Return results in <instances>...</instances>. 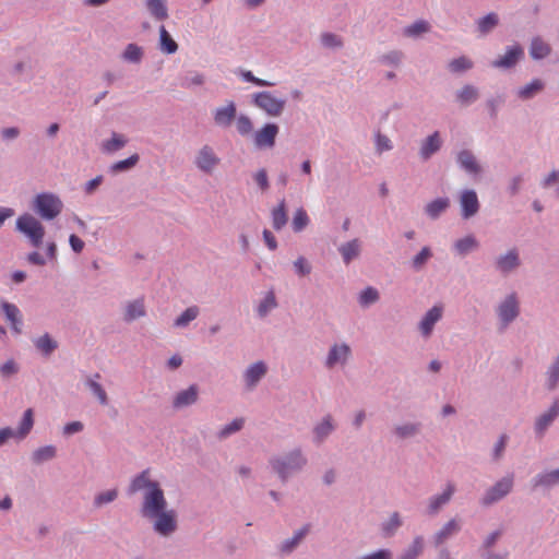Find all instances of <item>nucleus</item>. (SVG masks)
<instances>
[{
  "label": "nucleus",
  "mask_w": 559,
  "mask_h": 559,
  "mask_svg": "<svg viewBox=\"0 0 559 559\" xmlns=\"http://www.w3.org/2000/svg\"><path fill=\"white\" fill-rule=\"evenodd\" d=\"M479 243L473 235H467L464 238L457 239L454 242V250L457 254L464 257L478 248Z\"/></svg>",
  "instance_id": "obj_45"
},
{
  "label": "nucleus",
  "mask_w": 559,
  "mask_h": 559,
  "mask_svg": "<svg viewBox=\"0 0 559 559\" xmlns=\"http://www.w3.org/2000/svg\"><path fill=\"white\" fill-rule=\"evenodd\" d=\"M500 24V17L496 12H489L486 15L479 17L475 22L476 33L479 37H485L493 32V29Z\"/></svg>",
  "instance_id": "obj_23"
},
{
  "label": "nucleus",
  "mask_w": 559,
  "mask_h": 559,
  "mask_svg": "<svg viewBox=\"0 0 559 559\" xmlns=\"http://www.w3.org/2000/svg\"><path fill=\"white\" fill-rule=\"evenodd\" d=\"M524 58V49L520 44L508 46L504 55L499 56L491 62L497 69H512Z\"/></svg>",
  "instance_id": "obj_10"
},
{
  "label": "nucleus",
  "mask_w": 559,
  "mask_h": 559,
  "mask_svg": "<svg viewBox=\"0 0 559 559\" xmlns=\"http://www.w3.org/2000/svg\"><path fill=\"white\" fill-rule=\"evenodd\" d=\"M95 379H100L99 373H95L93 378L88 377L85 380V385L90 389L92 394L98 400L99 404L105 406L108 404V396L100 383Z\"/></svg>",
  "instance_id": "obj_40"
},
{
  "label": "nucleus",
  "mask_w": 559,
  "mask_h": 559,
  "mask_svg": "<svg viewBox=\"0 0 559 559\" xmlns=\"http://www.w3.org/2000/svg\"><path fill=\"white\" fill-rule=\"evenodd\" d=\"M442 312L443 307L441 305H436L424 314L418 324V329L423 336L428 337L431 335L435 324L442 318Z\"/></svg>",
  "instance_id": "obj_18"
},
{
  "label": "nucleus",
  "mask_w": 559,
  "mask_h": 559,
  "mask_svg": "<svg viewBox=\"0 0 559 559\" xmlns=\"http://www.w3.org/2000/svg\"><path fill=\"white\" fill-rule=\"evenodd\" d=\"M379 299V292L374 287L368 286L359 293L358 304L361 308H368L374 305Z\"/></svg>",
  "instance_id": "obj_51"
},
{
  "label": "nucleus",
  "mask_w": 559,
  "mask_h": 559,
  "mask_svg": "<svg viewBox=\"0 0 559 559\" xmlns=\"http://www.w3.org/2000/svg\"><path fill=\"white\" fill-rule=\"evenodd\" d=\"M337 250L344 264L349 265L353 260L360 257L361 241L358 238H354L347 242L342 243Z\"/></svg>",
  "instance_id": "obj_25"
},
{
  "label": "nucleus",
  "mask_w": 559,
  "mask_h": 559,
  "mask_svg": "<svg viewBox=\"0 0 559 559\" xmlns=\"http://www.w3.org/2000/svg\"><path fill=\"white\" fill-rule=\"evenodd\" d=\"M271 219H272V227L280 231L282 230L287 222H288V215L286 210V202L285 199L281 200L277 206H275L271 212Z\"/></svg>",
  "instance_id": "obj_34"
},
{
  "label": "nucleus",
  "mask_w": 559,
  "mask_h": 559,
  "mask_svg": "<svg viewBox=\"0 0 559 559\" xmlns=\"http://www.w3.org/2000/svg\"><path fill=\"white\" fill-rule=\"evenodd\" d=\"M150 468L142 471L140 474L132 478L128 487L129 495H133L140 490L145 489L141 508H145L159 499V497L165 496L159 483L150 479Z\"/></svg>",
  "instance_id": "obj_3"
},
{
  "label": "nucleus",
  "mask_w": 559,
  "mask_h": 559,
  "mask_svg": "<svg viewBox=\"0 0 559 559\" xmlns=\"http://www.w3.org/2000/svg\"><path fill=\"white\" fill-rule=\"evenodd\" d=\"M266 372L267 367L263 361H257L250 365L243 374L246 385L249 389L255 388Z\"/></svg>",
  "instance_id": "obj_24"
},
{
  "label": "nucleus",
  "mask_w": 559,
  "mask_h": 559,
  "mask_svg": "<svg viewBox=\"0 0 559 559\" xmlns=\"http://www.w3.org/2000/svg\"><path fill=\"white\" fill-rule=\"evenodd\" d=\"M520 311L518 294L515 292L508 294L496 308L501 328H508L520 316Z\"/></svg>",
  "instance_id": "obj_6"
},
{
  "label": "nucleus",
  "mask_w": 559,
  "mask_h": 559,
  "mask_svg": "<svg viewBox=\"0 0 559 559\" xmlns=\"http://www.w3.org/2000/svg\"><path fill=\"white\" fill-rule=\"evenodd\" d=\"M237 117V105L234 100H227L225 106L215 108L213 120L216 127L228 129Z\"/></svg>",
  "instance_id": "obj_13"
},
{
  "label": "nucleus",
  "mask_w": 559,
  "mask_h": 559,
  "mask_svg": "<svg viewBox=\"0 0 559 559\" xmlns=\"http://www.w3.org/2000/svg\"><path fill=\"white\" fill-rule=\"evenodd\" d=\"M277 306H278V304H277L275 294L273 290H270L266 293V295L260 301V304L257 308L258 316L261 319H263L270 313L271 310L277 308Z\"/></svg>",
  "instance_id": "obj_48"
},
{
  "label": "nucleus",
  "mask_w": 559,
  "mask_h": 559,
  "mask_svg": "<svg viewBox=\"0 0 559 559\" xmlns=\"http://www.w3.org/2000/svg\"><path fill=\"white\" fill-rule=\"evenodd\" d=\"M128 140L123 134L112 132L111 138L103 143L105 153H115L126 146Z\"/></svg>",
  "instance_id": "obj_50"
},
{
  "label": "nucleus",
  "mask_w": 559,
  "mask_h": 559,
  "mask_svg": "<svg viewBox=\"0 0 559 559\" xmlns=\"http://www.w3.org/2000/svg\"><path fill=\"white\" fill-rule=\"evenodd\" d=\"M559 485V467L550 472L537 474L532 479V486L536 488H551Z\"/></svg>",
  "instance_id": "obj_29"
},
{
  "label": "nucleus",
  "mask_w": 559,
  "mask_h": 559,
  "mask_svg": "<svg viewBox=\"0 0 559 559\" xmlns=\"http://www.w3.org/2000/svg\"><path fill=\"white\" fill-rule=\"evenodd\" d=\"M269 463L272 471L285 484L293 475L299 473L305 467L307 459L300 449H294L283 455L271 457Z\"/></svg>",
  "instance_id": "obj_2"
},
{
  "label": "nucleus",
  "mask_w": 559,
  "mask_h": 559,
  "mask_svg": "<svg viewBox=\"0 0 559 559\" xmlns=\"http://www.w3.org/2000/svg\"><path fill=\"white\" fill-rule=\"evenodd\" d=\"M165 496L159 497L155 502L141 508V514L145 519H154L153 530L163 537L171 536L178 528L177 512L167 509Z\"/></svg>",
  "instance_id": "obj_1"
},
{
  "label": "nucleus",
  "mask_w": 559,
  "mask_h": 559,
  "mask_svg": "<svg viewBox=\"0 0 559 559\" xmlns=\"http://www.w3.org/2000/svg\"><path fill=\"white\" fill-rule=\"evenodd\" d=\"M545 87V83L540 79H534L528 84L518 90V97L522 100H528L540 93Z\"/></svg>",
  "instance_id": "obj_39"
},
{
  "label": "nucleus",
  "mask_w": 559,
  "mask_h": 559,
  "mask_svg": "<svg viewBox=\"0 0 559 559\" xmlns=\"http://www.w3.org/2000/svg\"><path fill=\"white\" fill-rule=\"evenodd\" d=\"M309 225V217L307 212L299 207L294 214L293 222H292V228L295 233L302 231L307 226Z\"/></svg>",
  "instance_id": "obj_57"
},
{
  "label": "nucleus",
  "mask_w": 559,
  "mask_h": 559,
  "mask_svg": "<svg viewBox=\"0 0 559 559\" xmlns=\"http://www.w3.org/2000/svg\"><path fill=\"white\" fill-rule=\"evenodd\" d=\"M404 59V53L401 50H391L379 57V61L383 64L399 67Z\"/></svg>",
  "instance_id": "obj_61"
},
{
  "label": "nucleus",
  "mask_w": 559,
  "mask_h": 559,
  "mask_svg": "<svg viewBox=\"0 0 559 559\" xmlns=\"http://www.w3.org/2000/svg\"><path fill=\"white\" fill-rule=\"evenodd\" d=\"M321 44L326 48H342L343 47V40L342 38L333 33H322L320 36Z\"/></svg>",
  "instance_id": "obj_62"
},
{
  "label": "nucleus",
  "mask_w": 559,
  "mask_h": 559,
  "mask_svg": "<svg viewBox=\"0 0 559 559\" xmlns=\"http://www.w3.org/2000/svg\"><path fill=\"white\" fill-rule=\"evenodd\" d=\"M450 206L449 198H438L425 206V214L431 219H438Z\"/></svg>",
  "instance_id": "obj_37"
},
{
  "label": "nucleus",
  "mask_w": 559,
  "mask_h": 559,
  "mask_svg": "<svg viewBox=\"0 0 559 559\" xmlns=\"http://www.w3.org/2000/svg\"><path fill=\"white\" fill-rule=\"evenodd\" d=\"M431 258L432 251L430 247H423L421 250L412 259L411 266L415 272H419Z\"/></svg>",
  "instance_id": "obj_52"
},
{
  "label": "nucleus",
  "mask_w": 559,
  "mask_h": 559,
  "mask_svg": "<svg viewBox=\"0 0 559 559\" xmlns=\"http://www.w3.org/2000/svg\"><path fill=\"white\" fill-rule=\"evenodd\" d=\"M245 425V419L242 417L235 418L230 424L225 425L217 433V438L219 440L227 439L231 435L240 431Z\"/></svg>",
  "instance_id": "obj_56"
},
{
  "label": "nucleus",
  "mask_w": 559,
  "mask_h": 559,
  "mask_svg": "<svg viewBox=\"0 0 559 559\" xmlns=\"http://www.w3.org/2000/svg\"><path fill=\"white\" fill-rule=\"evenodd\" d=\"M425 548V539L423 536H415L412 543L402 551L397 559H418Z\"/></svg>",
  "instance_id": "obj_35"
},
{
  "label": "nucleus",
  "mask_w": 559,
  "mask_h": 559,
  "mask_svg": "<svg viewBox=\"0 0 559 559\" xmlns=\"http://www.w3.org/2000/svg\"><path fill=\"white\" fill-rule=\"evenodd\" d=\"M530 56L533 60H542L551 52V46L539 36L534 37L530 44Z\"/></svg>",
  "instance_id": "obj_33"
},
{
  "label": "nucleus",
  "mask_w": 559,
  "mask_h": 559,
  "mask_svg": "<svg viewBox=\"0 0 559 559\" xmlns=\"http://www.w3.org/2000/svg\"><path fill=\"white\" fill-rule=\"evenodd\" d=\"M34 345L45 357H49L59 346L58 342L53 340L49 333L37 337L34 341Z\"/></svg>",
  "instance_id": "obj_38"
},
{
  "label": "nucleus",
  "mask_w": 559,
  "mask_h": 559,
  "mask_svg": "<svg viewBox=\"0 0 559 559\" xmlns=\"http://www.w3.org/2000/svg\"><path fill=\"white\" fill-rule=\"evenodd\" d=\"M57 455V448L55 445H45L36 449L31 456L35 465H40L45 462L51 461Z\"/></svg>",
  "instance_id": "obj_43"
},
{
  "label": "nucleus",
  "mask_w": 559,
  "mask_h": 559,
  "mask_svg": "<svg viewBox=\"0 0 559 559\" xmlns=\"http://www.w3.org/2000/svg\"><path fill=\"white\" fill-rule=\"evenodd\" d=\"M144 56L143 48L136 44H128L122 52V59L127 62L139 64Z\"/></svg>",
  "instance_id": "obj_49"
},
{
  "label": "nucleus",
  "mask_w": 559,
  "mask_h": 559,
  "mask_svg": "<svg viewBox=\"0 0 559 559\" xmlns=\"http://www.w3.org/2000/svg\"><path fill=\"white\" fill-rule=\"evenodd\" d=\"M429 31V24L424 21H417L405 28V35L408 37H416Z\"/></svg>",
  "instance_id": "obj_63"
},
{
  "label": "nucleus",
  "mask_w": 559,
  "mask_h": 559,
  "mask_svg": "<svg viewBox=\"0 0 559 559\" xmlns=\"http://www.w3.org/2000/svg\"><path fill=\"white\" fill-rule=\"evenodd\" d=\"M145 5L150 14L158 21L168 19V9L165 0H146Z\"/></svg>",
  "instance_id": "obj_44"
},
{
  "label": "nucleus",
  "mask_w": 559,
  "mask_h": 559,
  "mask_svg": "<svg viewBox=\"0 0 559 559\" xmlns=\"http://www.w3.org/2000/svg\"><path fill=\"white\" fill-rule=\"evenodd\" d=\"M335 430V425L331 415H326L313 427V442L323 443L328 437Z\"/></svg>",
  "instance_id": "obj_27"
},
{
  "label": "nucleus",
  "mask_w": 559,
  "mask_h": 559,
  "mask_svg": "<svg viewBox=\"0 0 559 559\" xmlns=\"http://www.w3.org/2000/svg\"><path fill=\"white\" fill-rule=\"evenodd\" d=\"M20 365L14 359H8L0 366V376L2 379L8 380L17 374Z\"/></svg>",
  "instance_id": "obj_60"
},
{
  "label": "nucleus",
  "mask_w": 559,
  "mask_h": 559,
  "mask_svg": "<svg viewBox=\"0 0 559 559\" xmlns=\"http://www.w3.org/2000/svg\"><path fill=\"white\" fill-rule=\"evenodd\" d=\"M455 487L453 484H448L444 491L440 495L432 496L428 499V504L425 514L428 516L437 515L442 508L450 502L454 495Z\"/></svg>",
  "instance_id": "obj_17"
},
{
  "label": "nucleus",
  "mask_w": 559,
  "mask_h": 559,
  "mask_svg": "<svg viewBox=\"0 0 559 559\" xmlns=\"http://www.w3.org/2000/svg\"><path fill=\"white\" fill-rule=\"evenodd\" d=\"M461 531V524L456 519L448 521L438 532L432 536L433 544L436 547L441 546L449 538L454 536Z\"/></svg>",
  "instance_id": "obj_26"
},
{
  "label": "nucleus",
  "mask_w": 559,
  "mask_h": 559,
  "mask_svg": "<svg viewBox=\"0 0 559 559\" xmlns=\"http://www.w3.org/2000/svg\"><path fill=\"white\" fill-rule=\"evenodd\" d=\"M280 127L274 122H267L253 133V144L258 150L273 148Z\"/></svg>",
  "instance_id": "obj_9"
},
{
  "label": "nucleus",
  "mask_w": 559,
  "mask_h": 559,
  "mask_svg": "<svg viewBox=\"0 0 559 559\" xmlns=\"http://www.w3.org/2000/svg\"><path fill=\"white\" fill-rule=\"evenodd\" d=\"M423 424L419 421L396 425L393 433L399 440L415 438L421 432Z\"/></svg>",
  "instance_id": "obj_30"
},
{
  "label": "nucleus",
  "mask_w": 559,
  "mask_h": 559,
  "mask_svg": "<svg viewBox=\"0 0 559 559\" xmlns=\"http://www.w3.org/2000/svg\"><path fill=\"white\" fill-rule=\"evenodd\" d=\"M508 440H509V437L506 433H502L499 437L498 441L496 442V444L493 447L492 454H491L493 462H498L502 459L506 448H507Z\"/></svg>",
  "instance_id": "obj_64"
},
{
  "label": "nucleus",
  "mask_w": 559,
  "mask_h": 559,
  "mask_svg": "<svg viewBox=\"0 0 559 559\" xmlns=\"http://www.w3.org/2000/svg\"><path fill=\"white\" fill-rule=\"evenodd\" d=\"M146 314L145 306L143 299H135L133 301L128 302L126 306L123 320L128 323L140 319Z\"/></svg>",
  "instance_id": "obj_36"
},
{
  "label": "nucleus",
  "mask_w": 559,
  "mask_h": 559,
  "mask_svg": "<svg viewBox=\"0 0 559 559\" xmlns=\"http://www.w3.org/2000/svg\"><path fill=\"white\" fill-rule=\"evenodd\" d=\"M33 211L45 221L55 219L63 209L61 199L52 192H41L35 195Z\"/></svg>",
  "instance_id": "obj_4"
},
{
  "label": "nucleus",
  "mask_w": 559,
  "mask_h": 559,
  "mask_svg": "<svg viewBox=\"0 0 559 559\" xmlns=\"http://www.w3.org/2000/svg\"><path fill=\"white\" fill-rule=\"evenodd\" d=\"M1 310L7 321L10 322L12 330L15 333H21V325L23 321L20 309L14 304L2 301Z\"/></svg>",
  "instance_id": "obj_28"
},
{
  "label": "nucleus",
  "mask_w": 559,
  "mask_h": 559,
  "mask_svg": "<svg viewBox=\"0 0 559 559\" xmlns=\"http://www.w3.org/2000/svg\"><path fill=\"white\" fill-rule=\"evenodd\" d=\"M236 129L241 136L249 135L253 130V123L249 116L240 114L236 117Z\"/></svg>",
  "instance_id": "obj_58"
},
{
  "label": "nucleus",
  "mask_w": 559,
  "mask_h": 559,
  "mask_svg": "<svg viewBox=\"0 0 559 559\" xmlns=\"http://www.w3.org/2000/svg\"><path fill=\"white\" fill-rule=\"evenodd\" d=\"M479 97L478 88L474 85L466 84L461 90L456 92V99L462 105H471L476 102Z\"/></svg>",
  "instance_id": "obj_47"
},
{
  "label": "nucleus",
  "mask_w": 559,
  "mask_h": 559,
  "mask_svg": "<svg viewBox=\"0 0 559 559\" xmlns=\"http://www.w3.org/2000/svg\"><path fill=\"white\" fill-rule=\"evenodd\" d=\"M219 163V157L214 153L213 147L207 144L198 151L194 158L197 168L205 174H212Z\"/></svg>",
  "instance_id": "obj_12"
},
{
  "label": "nucleus",
  "mask_w": 559,
  "mask_h": 559,
  "mask_svg": "<svg viewBox=\"0 0 559 559\" xmlns=\"http://www.w3.org/2000/svg\"><path fill=\"white\" fill-rule=\"evenodd\" d=\"M200 313V309L198 306L188 307L175 321L174 326L176 328H186L189 325L191 321L197 319Z\"/></svg>",
  "instance_id": "obj_53"
},
{
  "label": "nucleus",
  "mask_w": 559,
  "mask_h": 559,
  "mask_svg": "<svg viewBox=\"0 0 559 559\" xmlns=\"http://www.w3.org/2000/svg\"><path fill=\"white\" fill-rule=\"evenodd\" d=\"M350 355V347L342 343L331 346L325 360V367L332 369L336 364H345Z\"/></svg>",
  "instance_id": "obj_22"
},
{
  "label": "nucleus",
  "mask_w": 559,
  "mask_h": 559,
  "mask_svg": "<svg viewBox=\"0 0 559 559\" xmlns=\"http://www.w3.org/2000/svg\"><path fill=\"white\" fill-rule=\"evenodd\" d=\"M506 100L507 96L504 93H498L486 100V107L491 119H496L498 117V110L502 105H504Z\"/></svg>",
  "instance_id": "obj_54"
},
{
  "label": "nucleus",
  "mask_w": 559,
  "mask_h": 559,
  "mask_svg": "<svg viewBox=\"0 0 559 559\" xmlns=\"http://www.w3.org/2000/svg\"><path fill=\"white\" fill-rule=\"evenodd\" d=\"M15 228L17 231L25 235L35 248L41 246L45 236V227L33 215L25 213L19 216L15 222Z\"/></svg>",
  "instance_id": "obj_5"
},
{
  "label": "nucleus",
  "mask_w": 559,
  "mask_h": 559,
  "mask_svg": "<svg viewBox=\"0 0 559 559\" xmlns=\"http://www.w3.org/2000/svg\"><path fill=\"white\" fill-rule=\"evenodd\" d=\"M474 63L471 59L465 56L451 60L448 64V69L452 73H464L473 68Z\"/></svg>",
  "instance_id": "obj_55"
},
{
  "label": "nucleus",
  "mask_w": 559,
  "mask_h": 559,
  "mask_svg": "<svg viewBox=\"0 0 559 559\" xmlns=\"http://www.w3.org/2000/svg\"><path fill=\"white\" fill-rule=\"evenodd\" d=\"M311 530V524L306 523L300 528L295 531L294 535L289 538L284 539L278 545V552L282 556H289L292 555L302 543L305 537L309 534Z\"/></svg>",
  "instance_id": "obj_15"
},
{
  "label": "nucleus",
  "mask_w": 559,
  "mask_h": 559,
  "mask_svg": "<svg viewBox=\"0 0 559 559\" xmlns=\"http://www.w3.org/2000/svg\"><path fill=\"white\" fill-rule=\"evenodd\" d=\"M559 416V400L556 399L548 411L540 414L534 425V430L537 436H544L545 431L549 428V426L555 421V419Z\"/></svg>",
  "instance_id": "obj_19"
},
{
  "label": "nucleus",
  "mask_w": 559,
  "mask_h": 559,
  "mask_svg": "<svg viewBox=\"0 0 559 559\" xmlns=\"http://www.w3.org/2000/svg\"><path fill=\"white\" fill-rule=\"evenodd\" d=\"M199 397V386L191 384L188 389L178 392L173 400V407L181 409L197 403Z\"/></svg>",
  "instance_id": "obj_21"
},
{
  "label": "nucleus",
  "mask_w": 559,
  "mask_h": 559,
  "mask_svg": "<svg viewBox=\"0 0 559 559\" xmlns=\"http://www.w3.org/2000/svg\"><path fill=\"white\" fill-rule=\"evenodd\" d=\"M456 163L459 167L469 176L477 177L483 173V167L480 166L475 154L471 150H461L456 154Z\"/></svg>",
  "instance_id": "obj_16"
},
{
  "label": "nucleus",
  "mask_w": 559,
  "mask_h": 559,
  "mask_svg": "<svg viewBox=\"0 0 559 559\" xmlns=\"http://www.w3.org/2000/svg\"><path fill=\"white\" fill-rule=\"evenodd\" d=\"M442 146V140L439 131H435L423 140L419 148V156L423 160H428L438 153Z\"/></svg>",
  "instance_id": "obj_20"
},
{
  "label": "nucleus",
  "mask_w": 559,
  "mask_h": 559,
  "mask_svg": "<svg viewBox=\"0 0 559 559\" xmlns=\"http://www.w3.org/2000/svg\"><path fill=\"white\" fill-rule=\"evenodd\" d=\"M513 487V476L509 475L500 480H498L495 485L488 488L481 498L483 506H491L501 499H503L507 495L510 493Z\"/></svg>",
  "instance_id": "obj_8"
},
{
  "label": "nucleus",
  "mask_w": 559,
  "mask_h": 559,
  "mask_svg": "<svg viewBox=\"0 0 559 559\" xmlns=\"http://www.w3.org/2000/svg\"><path fill=\"white\" fill-rule=\"evenodd\" d=\"M403 520L397 511L390 514L389 519L383 521L380 526L381 535L384 538L393 537L402 527Z\"/></svg>",
  "instance_id": "obj_31"
},
{
  "label": "nucleus",
  "mask_w": 559,
  "mask_h": 559,
  "mask_svg": "<svg viewBox=\"0 0 559 559\" xmlns=\"http://www.w3.org/2000/svg\"><path fill=\"white\" fill-rule=\"evenodd\" d=\"M459 202L461 206V216L463 219H469L471 217L475 216L480 209L477 193L473 189L463 190L460 194Z\"/></svg>",
  "instance_id": "obj_14"
},
{
  "label": "nucleus",
  "mask_w": 559,
  "mask_h": 559,
  "mask_svg": "<svg viewBox=\"0 0 559 559\" xmlns=\"http://www.w3.org/2000/svg\"><path fill=\"white\" fill-rule=\"evenodd\" d=\"M118 497V490L117 489H109L103 492H99L94 497L93 504L95 508H100L104 504L110 503L115 501Z\"/></svg>",
  "instance_id": "obj_59"
},
{
  "label": "nucleus",
  "mask_w": 559,
  "mask_h": 559,
  "mask_svg": "<svg viewBox=\"0 0 559 559\" xmlns=\"http://www.w3.org/2000/svg\"><path fill=\"white\" fill-rule=\"evenodd\" d=\"M495 270L502 275H509L518 270L521 265L520 254L516 248L508 250L506 253L498 255L493 262Z\"/></svg>",
  "instance_id": "obj_11"
},
{
  "label": "nucleus",
  "mask_w": 559,
  "mask_h": 559,
  "mask_svg": "<svg viewBox=\"0 0 559 559\" xmlns=\"http://www.w3.org/2000/svg\"><path fill=\"white\" fill-rule=\"evenodd\" d=\"M35 424L34 419V409L27 408L20 420L19 427L14 430L15 438L19 440H24L29 432L32 431Z\"/></svg>",
  "instance_id": "obj_32"
},
{
  "label": "nucleus",
  "mask_w": 559,
  "mask_h": 559,
  "mask_svg": "<svg viewBox=\"0 0 559 559\" xmlns=\"http://www.w3.org/2000/svg\"><path fill=\"white\" fill-rule=\"evenodd\" d=\"M159 49L167 55H173L178 50L177 41L171 37V35L167 32L164 25L159 27V39H158Z\"/></svg>",
  "instance_id": "obj_41"
},
{
  "label": "nucleus",
  "mask_w": 559,
  "mask_h": 559,
  "mask_svg": "<svg viewBox=\"0 0 559 559\" xmlns=\"http://www.w3.org/2000/svg\"><path fill=\"white\" fill-rule=\"evenodd\" d=\"M139 160H140V155L136 153L132 154L129 157L118 160V162L114 163L112 165H110L109 171L112 175L129 171L138 165Z\"/></svg>",
  "instance_id": "obj_46"
},
{
  "label": "nucleus",
  "mask_w": 559,
  "mask_h": 559,
  "mask_svg": "<svg viewBox=\"0 0 559 559\" xmlns=\"http://www.w3.org/2000/svg\"><path fill=\"white\" fill-rule=\"evenodd\" d=\"M545 388L548 391H555L559 386V354L549 365L546 371Z\"/></svg>",
  "instance_id": "obj_42"
},
{
  "label": "nucleus",
  "mask_w": 559,
  "mask_h": 559,
  "mask_svg": "<svg viewBox=\"0 0 559 559\" xmlns=\"http://www.w3.org/2000/svg\"><path fill=\"white\" fill-rule=\"evenodd\" d=\"M252 104L265 111L271 117H278L283 114L286 100L276 98L269 91L258 92L252 95Z\"/></svg>",
  "instance_id": "obj_7"
}]
</instances>
